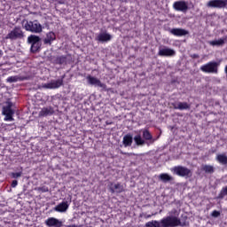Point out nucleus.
I'll return each instance as SVG.
<instances>
[{
	"label": "nucleus",
	"mask_w": 227,
	"mask_h": 227,
	"mask_svg": "<svg viewBox=\"0 0 227 227\" xmlns=\"http://www.w3.org/2000/svg\"><path fill=\"white\" fill-rule=\"evenodd\" d=\"M181 222L176 216H167L162 218L160 222L153 220L145 223V227H176L180 226Z\"/></svg>",
	"instance_id": "1"
},
{
	"label": "nucleus",
	"mask_w": 227,
	"mask_h": 227,
	"mask_svg": "<svg viewBox=\"0 0 227 227\" xmlns=\"http://www.w3.org/2000/svg\"><path fill=\"white\" fill-rule=\"evenodd\" d=\"M13 103L11 101H6L5 105L2 108V114L5 116L4 118V121H15L13 114H15V110H13Z\"/></svg>",
	"instance_id": "2"
},
{
	"label": "nucleus",
	"mask_w": 227,
	"mask_h": 227,
	"mask_svg": "<svg viewBox=\"0 0 227 227\" xmlns=\"http://www.w3.org/2000/svg\"><path fill=\"white\" fill-rule=\"evenodd\" d=\"M23 28L26 31H29L30 33H42V24L38 22V20L34 21H27V20H24L22 21Z\"/></svg>",
	"instance_id": "3"
},
{
	"label": "nucleus",
	"mask_w": 227,
	"mask_h": 227,
	"mask_svg": "<svg viewBox=\"0 0 227 227\" xmlns=\"http://www.w3.org/2000/svg\"><path fill=\"white\" fill-rule=\"evenodd\" d=\"M174 175L182 176L183 178H191L192 176V170L184 166H176L170 168Z\"/></svg>",
	"instance_id": "4"
},
{
	"label": "nucleus",
	"mask_w": 227,
	"mask_h": 227,
	"mask_svg": "<svg viewBox=\"0 0 227 227\" xmlns=\"http://www.w3.org/2000/svg\"><path fill=\"white\" fill-rule=\"evenodd\" d=\"M219 62L210 61L200 67L201 72L204 74H219Z\"/></svg>",
	"instance_id": "5"
},
{
	"label": "nucleus",
	"mask_w": 227,
	"mask_h": 227,
	"mask_svg": "<svg viewBox=\"0 0 227 227\" xmlns=\"http://www.w3.org/2000/svg\"><path fill=\"white\" fill-rule=\"evenodd\" d=\"M24 37V32L20 27H15L7 35V40H20Z\"/></svg>",
	"instance_id": "6"
},
{
	"label": "nucleus",
	"mask_w": 227,
	"mask_h": 227,
	"mask_svg": "<svg viewBox=\"0 0 227 227\" xmlns=\"http://www.w3.org/2000/svg\"><path fill=\"white\" fill-rule=\"evenodd\" d=\"M61 86H63V79L52 80L42 85L45 90H56L58 88H61Z\"/></svg>",
	"instance_id": "7"
},
{
	"label": "nucleus",
	"mask_w": 227,
	"mask_h": 227,
	"mask_svg": "<svg viewBox=\"0 0 227 227\" xmlns=\"http://www.w3.org/2000/svg\"><path fill=\"white\" fill-rule=\"evenodd\" d=\"M173 8L176 12H185L189 10V4L184 0L176 1L173 4Z\"/></svg>",
	"instance_id": "8"
},
{
	"label": "nucleus",
	"mask_w": 227,
	"mask_h": 227,
	"mask_svg": "<svg viewBox=\"0 0 227 227\" xmlns=\"http://www.w3.org/2000/svg\"><path fill=\"white\" fill-rule=\"evenodd\" d=\"M86 79L90 86H96L97 88H102V90H106V84L102 83V82H100L98 78L88 75Z\"/></svg>",
	"instance_id": "9"
},
{
	"label": "nucleus",
	"mask_w": 227,
	"mask_h": 227,
	"mask_svg": "<svg viewBox=\"0 0 227 227\" xmlns=\"http://www.w3.org/2000/svg\"><path fill=\"white\" fill-rule=\"evenodd\" d=\"M209 8H226L227 0H211L207 3Z\"/></svg>",
	"instance_id": "10"
},
{
	"label": "nucleus",
	"mask_w": 227,
	"mask_h": 227,
	"mask_svg": "<svg viewBox=\"0 0 227 227\" xmlns=\"http://www.w3.org/2000/svg\"><path fill=\"white\" fill-rule=\"evenodd\" d=\"M96 40H98V42H102V43L111 42V40H113V35H111V34L106 31L100 32L96 37Z\"/></svg>",
	"instance_id": "11"
},
{
	"label": "nucleus",
	"mask_w": 227,
	"mask_h": 227,
	"mask_svg": "<svg viewBox=\"0 0 227 227\" xmlns=\"http://www.w3.org/2000/svg\"><path fill=\"white\" fill-rule=\"evenodd\" d=\"M158 54L159 56L171 57L175 56V54H176V51H175V50L173 49L164 46L163 48L159 49Z\"/></svg>",
	"instance_id": "12"
},
{
	"label": "nucleus",
	"mask_w": 227,
	"mask_h": 227,
	"mask_svg": "<svg viewBox=\"0 0 227 227\" xmlns=\"http://www.w3.org/2000/svg\"><path fill=\"white\" fill-rule=\"evenodd\" d=\"M109 189L111 191V192L114 193L117 192V194H120L121 192H123V191H125V187L123 186V184L117 183H111L109 185Z\"/></svg>",
	"instance_id": "13"
},
{
	"label": "nucleus",
	"mask_w": 227,
	"mask_h": 227,
	"mask_svg": "<svg viewBox=\"0 0 227 227\" xmlns=\"http://www.w3.org/2000/svg\"><path fill=\"white\" fill-rule=\"evenodd\" d=\"M45 224L49 227H61L63 226V222L55 217H50L45 221Z\"/></svg>",
	"instance_id": "14"
},
{
	"label": "nucleus",
	"mask_w": 227,
	"mask_h": 227,
	"mask_svg": "<svg viewBox=\"0 0 227 227\" xmlns=\"http://www.w3.org/2000/svg\"><path fill=\"white\" fill-rule=\"evenodd\" d=\"M68 207H70V203L68 201H63L54 207L55 212H60V213H65L68 210Z\"/></svg>",
	"instance_id": "15"
},
{
	"label": "nucleus",
	"mask_w": 227,
	"mask_h": 227,
	"mask_svg": "<svg viewBox=\"0 0 227 227\" xmlns=\"http://www.w3.org/2000/svg\"><path fill=\"white\" fill-rule=\"evenodd\" d=\"M169 33L174 35V36H185L186 35H189V31L183 28H172L169 30Z\"/></svg>",
	"instance_id": "16"
},
{
	"label": "nucleus",
	"mask_w": 227,
	"mask_h": 227,
	"mask_svg": "<svg viewBox=\"0 0 227 227\" xmlns=\"http://www.w3.org/2000/svg\"><path fill=\"white\" fill-rule=\"evenodd\" d=\"M227 42V35H225L224 37H222L220 39L217 40H214V41H209L208 43L209 45H212V47H221L223 45H224V43H226Z\"/></svg>",
	"instance_id": "17"
},
{
	"label": "nucleus",
	"mask_w": 227,
	"mask_h": 227,
	"mask_svg": "<svg viewBox=\"0 0 227 227\" xmlns=\"http://www.w3.org/2000/svg\"><path fill=\"white\" fill-rule=\"evenodd\" d=\"M174 109H178L179 111H185L191 109V105L187 102H177L173 105Z\"/></svg>",
	"instance_id": "18"
},
{
	"label": "nucleus",
	"mask_w": 227,
	"mask_h": 227,
	"mask_svg": "<svg viewBox=\"0 0 227 227\" xmlns=\"http://www.w3.org/2000/svg\"><path fill=\"white\" fill-rule=\"evenodd\" d=\"M51 114H54V109L51 106L43 107L39 112V116H43V117L51 116Z\"/></svg>",
	"instance_id": "19"
},
{
	"label": "nucleus",
	"mask_w": 227,
	"mask_h": 227,
	"mask_svg": "<svg viewBox=\"0 0 227 227\" xmlns=\"http://www.w3.org/2000/svg\"><path fill=\"white\" fill-rule=\"evenodd\" d=\"M132 141H134L132 135L128 134V135L124 136L123 139H122V143H123L125 148H127V146H132Z\"/></svg>",
	"instance_id": "20"
},
{
	"label": "nucleus",
	"mask_w": 227,
	"mask_h": 227,
	"mask_svg": "<svg viewBox=\"0 0 227 227\" xmlns=\"http://www.w3.org/2000/svg\"><path fill=\"white\" fill-rule=\"evenodd\" d=\"M54 40H56V34H54V32H50L46 35L44 43H49L51 45Z\"/></svg>",
	"instance_id": "21"
},
{
	"label": "nucleus",
	"mask_w": 227,
	"mask_h": 227,
	"mask_svg": "<svg viewBox=\"0 0 227 227\" xmlns=\"http://www.w3.org/2000/svg\"><path fill=\"white\" fill-rule=\"evenodd\" d=\"M159 180L166 184L168 182H171L173 180V176H169L168 174L163 173L159 176Z\"/></svg>",
	"instance_id": "22"
},
{
	"label": "nucleus",
	"mask_w": 227,
	"mask_h": 227,
	"mask_svg": "<svg viewBox=\"0 0 227 227\" xmlns=\"http://www.w3.org/2000/svg\"><path fill=\"white\" fill-rule=\"evenodd\" d=\"M38 42H40V36L38 35H31L27 37V43H30V45L38 43Z\"/></svg>",
	"instance_id": "23"
},
{
	"label": "nucleus",
	"mask_w": 227,
	"mask_h": 227,
	"mask_svg": "<svg viewBox=\"0 0 227 227\" xmlns=\"http://www.w3.org/2000/svg\"><path fill=\"white\" fill-rule=\"evenodd\" d=\"M133 139L137 146H143L145 145V139L140 135H136Z\"/></svg>",
	"instance_id": "24"
},
{
	"label": "nucleus",
	"mask_w": 227,
	"mask_h": 227,
	"mask_svg": "<svg viewBox=\"0 0 227 227\" xmlns=\"http://www.w3.org/2000/svg\"><path fill=\"white\" fill-rule=\"evenodd\" d=\"M216 160L220 162V164H227V156L226 154H218L216 156Z\"/></svg>",
	"instance_id": "25"
},
{
	"label": "nucleus",
	"mask_w": 227,
	"mask_h": 227,
	"mask_svg": "<svg viewBox=\"0 0 227 227\" xmlns=\"http://www.w3.org/2000/svg\"><path fill=\"white\" fill-rule=\"evenodd\" d=\"M41 47H42V43L40 41L38 43L31 44V51L32 52H38L40 51Z\"/></svg>",
	"instance_id": "26"
},
{
	"label": "nucleus",
	"mask_w": 227,
	"mask_h": 227,
	"mask_svg": "<svg viewBox=\"0 0 227 227\" xmlns=\"http://www.w3.org/2000/svg\"><path fill=\"white\" fill-rule=\"evenodd\" d=\"M143 137L144 139H145V141H152L153 139V137H152V134L150 133V131L148 130H144L143 132Z\"/></svg>",
	"instance_id": "27"
},
{
	"label": "nucleus",
	"mask_w": 227,
	"mask_h": 227,
	"mask_svg": "<svg viewBox=\"0 0 227 227\" xmlns=\"http://www.w3.org/2000/svg\"><path fill=\"white\" fill-rule=\"evenodd\" d=\"M203 171L206 173H214V167L210 165H204L202 167Z\"/></svg>",
	"instance_id": "28"
},
{
	"label": "nucleus",
	"mask_w": 227,
	"mask_h": 227,
	"mask_svg": "<svg viewBox=\"0 0 227 227\" xmlns=\"http://www.w3.org/2000/svg\"><path fill=\"white\" fill-rule=\"evenodd\" d=\"M58 63L60 65H63L64 63H67V57L65 56H60L57 59Z\"/></svg>",
	"instance_id": "29"
},
{
	"label": "nucleus",
	"mask_w": 227,
	"mask_h": 227,
	"mask_svg": "<svg viewBox=\"0 0 227 227\" xmlns=\"http://www.w3.org/2000/svg\"><path fill=\"white\" fill-rule=\"evenodd\" d=\"M19 76H10L7 78V82H17Z\"/></svg>",
	"instance_id": "30"
},
{
	"label": "nucleus",
	"mask_w": 227,
	"mask_h": 227,
	"mask_svg": "<svg viewBox=\"0 0 227 227\" xmlns=\"http://www.w3.org/2000/svg\"><path fill=\"white\" fill-rule=\"evenodd\" d=\"M11 176L12 178H20L22 176V172H12Z\"/></svg>",
	"instance_id": "31"
},
{
	"label": "nucleus",
	"mask_w": 227,
	"mask_h": 227,
	"mask_svg": "<svg viewBox=\"0 0 227 227\" xmlns=\"http://www.w3.org/2000/svg\"><path fill=\"white\" fill-rule=\"evenodd\" d=\"M37 191H40L41 192H49V187L42 186V187L37 188Z\"/></svg>",
	"instance_id": "32"
},
{
	"label": "nucleus",
	"mask_w": 227,
	"mask_h": 227,
	"mask_svg": "<svg viewBox=\"0 0 227 227\" xmlns=\"http://www.w3.org/2000/svg\"><path fill=\"white\" fill-rule=\"evenodd\" d=\"M211 215L212 217H219V215H221V213L217 210H215L212 212Z\"/></svg>",
	"instance_id": "33"
},
{
	"label": "nucleus",
	"mask_w": 227,
	"mask_h": 227,
	"mask_svg": "<svg viewBox=\"0 0 227 227\" xmlns=\"http://www.w3.org/2000/svg\"><path fill=\"white\" fill-rule=\"evenodd\" d=\"M11 185L13 189H15V187L19 185V182L17 180H13Z\"/></svg>",
	"instance_id": "34"
},
{
	"label": "nucleus",
	"mask_w": 227,
	"mask_h": 227,
	"mask_svg": "<svg viewBox=\"0 0 227 227\" xmlns=\"http://www.w3.org/2000/svg\"><path fill=\"white\" fill-rule=\"evenodd\" d=\"M223 194H227V186L225 188L223 189L222 191Z\"/></svg>",
	"instance_id": "35"
},
{
	"label": "nucleus",
	"mask_w": 227,
	"mask_h": 227,
	"mask_svg": "<svg viewBox=\"0 0 227 227\" xmlns=\"http://www.w3.org/2000/svg\"><path fill=\"white\" fill-rule=\"evenodd\" d=\"M171 214H174L175 215H176L178 214V211H176V209H173L171 211Z\"/></svg>",
	"instance_id": "36"
},
{
	"label": "nucleus",
	"mask_w": 227,
	"mask_h": 227,
	"mask_svg": "<svg viewBox=\"0 0 227 227\" xmlns=\"http://www.w3.org/2000/svg\"><path fill=\"white\" fill-rule=\"evenodd\" d=\"M67 227H81V225L72 224V225H67Z\"/></svg>",
	"instance_id": "37"
},
{
	"label": "nucleus",
	"mask_w": 227,
	"mask_h": 227,
	"mask_svg": "<svg viewBox=\"0 0 227 227\" xmlns=\"http://www.w3.org/2000/svg\"><path fill=\"white\" fill-rule=\"evenodd\" d=\"M145 217V219H150V217H152V215H147Z\"/></svg>",
	"instance_id": "38"
},
{
	"label": "nucleus",
	"mask_w": 227,
	"mask_h": 227,
	"mask_svg": "<svg viewBox=\"0 0 227 227\" xmlns=\"http://www.w3.org/2000/svg\"><path fill=\"white\" fill-rule=\"evenodd\" d=\"M121 153H122V155H127V153H122L121 151Z\"/></svg>",
	"instance_id": "39"
},
{
	"label": "nucleus",
	"mask_w": 227,
	"mask_h": 227,
	"mask_svg": "<svg viewBox=\"0 0 227 227\" xmlns=\"http://www.w3.org/2000/svg\"><path fill=\"white\" fill-rule=\"evenodd\" d=\"M0 54H1V51H0Z\"/></svg>",
	"instance_id": "40"
}]
</instances>
